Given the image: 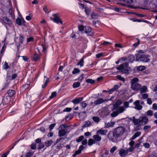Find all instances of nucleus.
<instances>
[{"instance_id":"obj_27","label":"nucleus","mask_w":157,"mask_h":157,"mask_svg":"<svg viewBox=\"0 0 157 157\" xmlns=\"http://www.w3.org/2000/svg\"><path fill=\"white\" fill-rule=\"evenodd\" d=\"M80 83L79 82H74L73 85V87L74 88H77L80 86Z\"/></svg>"},{"instance_id":"obj_59","label":"nucleus","mask_w":157,"mask_h":157,"mask_svg":"<svg viewBox=\"0 0 157 157\" xmlns=\"http://www.w3.org/2000/svg\"><path fill=\"white\" fill-rule=\"evenodd\" d=\"M33 37H30L27 39V43L31 42L33 41Z\"/></svg>"},{"instance_id":"obj_47","label":"nucleus","mask_w":157,"mask_h":157,"mask_svg":"<svg viewBox=\"0 0 157 157\" xmlns=\"http://www.w3.org/2000/svg\"><path fill=\"white\" fill-rule=\"evenodd\" d=\"M129 102L125 101L124 103V106L123 107H124V108L125 109L129 107Z\"/></svg>"},{"instance_id":"obj_61","label":"nucleus","mask_w":157,"mask_h":157,"mask_svg":"<svg viewBox=\"0 0 157 157\" xmlns=\"http://www.w3.org/2000/svg\"><path fill=\"white\" fill-rule=\"evenodd\" d=\"M152 109L154 110L157 109V104L154 103L153 104Z\"/></svg>"},{"instance_id":"obj_41","label":"nucleus","mask_w":157,"mask_h":157,"mask_svg":"<svg viewBox=\"0 0 157 157\" xmlns=\"http://www.w3.org/2000/svg\"><path fill=\"white\" fill-rule=\"evenodd\" d=\"M4 69H7L10 68V66L8 65V63L6 62L4 63V64L3 67Z\"/></svg>"},{"instance_id":"obj_36","label":"nucleus","mask_w":157,"mask_h":157,"mask_svg":"<svg viewBox=\"0 0 157 157\" xmlns=\"http://www.w3.org/2000/svg\"><path fill=\"white\" fill-rule=\"evenodd\" d=\"M146 114L148 116H152L153 115V111L151 110H149L147 112Z\"/></svg>"},{"instance_id":"obj_4","label":"nucleus","mask_w":157,"mask_h":157,"mask_svg":"<svg viewBox=\"0 0 157 157\" xmlns=\"http://www.w3.org/2000/svg\"><path fill=\"white\" fill-rule=\"evenodd\" d=\"M150 56L148 55H145L144 54H139L137 56L138 60L145 62H149L150 59L149 57Z\"/></svg>"},{"instance_id":"obj_2","label":"nucleus","mask_w":157,"mask_h":157,"mask_svg":"<svg viewBox=\"0 0 157 157\" xmlns=\"http://www.w3.org/2000/svg\"><path fill=\"white\" fill-rule=\"evenodd\" d=\"M139 81V79L137 78H134L131 80V88L134 91H138L140 90L141 85L138 83L137 82Z\"/></svg>"},{"instance_id":"obj_62","label":"nucleus","mask_w":157,"mask_h":157,"mask_svg":"<svg viewBox=\"0 0 157 157\" xmlns=\"http://www.w3.org/2000/svg\"><path fill=\"white\" fill-rule=\"evenodd\" d=\"M134 149V147H129L128 149H126V150H128V152H131L133 151Z\"/></svg>"},{"instance_id":"obj_17","label":"nucleus","mask_w":157,"mask_h":157,"mask_svg":"<svg viewBox=\"0 0 157 157\" xmlns=\"http://www.w3.org/2000/svg\"><path fill=\"white\" fill-rule=\"evenodd\" d=\"M133 122L134 124L136 125H137L141 123V120L140 119H135V117H133Z\"/></svg>"},{"instance_id":"obj_28","label":"nucleus","mask_w":157,"mask_h":157,"mask_svg":"<svg viewBox=\"0 0 157 157\" xmlns=\"http://www.w3.org/2000/svg\"><path fill=\"white\" fill-rule=\"evenodd\" d=\"M81 106L82 107V109H84L86 107L87 105L85 101H83L80 103Z\"/></svg>"},{"instance_id":"obj_37","label":"nucleus","mask_w":157,"mask_h":157,"mask_svg":"<svg viewBox=\"0 0 157 157\" xmlns=\"http://www.w3.org/2000/svg\"><path fill=\"white\" fill-rule=\"evenodd\" d=\"M29 84H25L23 85L21 87V89L22 90H26L29 87Z\"/></svg>"},{"instance_id":"obj_19","label":"nucleus","mask_w":157,"mask_h":157,"mask_svg":"<svg viewBox=\"0 0 157 157\" xmlns=\"http://www.w3.org/2000/svg\"><path fill=\"white\" fill-rule=\"evenodd\" d=\"M15 93V91L12 90H9L7 91V94L10 97L13 96Z\"/></svg>"},{"instance_id":"obj_1","label":"nucleus","mask_w":157,"mask_h":157,"mask_svg":"<svg viewBox=\"0 0 157 157\" xmlns=\"http://www.w3.org/2000/svg\"><path fill=\"white\" fill-rule=\"evenodd\" d=\"M124 131L125 129L123 127H118L113 131L109 132L108 134V137L112 142H116L118 138L123 135Z\"/></svg>"},{"instance_id":"obj_22","label":"nucleus","mask_w":157,"mask_h":157,"mask_svg":"<svg viewBox=\"0 0 157 157\" xmlns=\"http://www.w3.org/2000/svg\"><path fill=\"white\" fill-rule=\"evenodd\" d=\"M127 59L130 63H132L135 60V57L132 55H129L128 56Z\"/></svg>"},{"instance_id":"obj_39","label":"nucleus","mask_w":157,"mask_h":157,"mask_svg":"<svg viewBox=\"0 0 157 157\" xmlns=\"http://www.w3.org/2000/svg\"><path fill=\"white\" fill-rule=\"evenodd\" d=\"M145 69V67L144 66H140L137 67V69L140 71H142Z\"/></svg>"},{"instance_id":"obj_51","label":"nucleus","mask_w":157,"mask_h":157,"mask_svg":"<svg viewBox=\"0 0 157 157\" xmlns=\"http://www.w3.org/2000/svg\"><path fill=\"white\" fill-rule=\"evenodd\" d=\"M56 124L55 123H54L50 125L49 127V130L50 131H51L53 128L55 126Z\"/></svg>"},{"instance_id":"obj_12","label":"nucleus","mask_w":157,"mask_h":157,"mask_svg":"<svg viewBox=\"0 0 157 157\" xmlns=\"http://www.w3.org/2000/svg\"><path fill=\"white\" fill-rule=\"evenodd\" d=\"M108 132V130L106 129H100L97 131L96 134H101L102 135H106Z\"/></svg>"},{"instance_id":"obj_29","label":"nucleus","mask_w":157,"mask_h":157,"mask_svg":"<svg viewBox=\"0 0 157 157\" xmlns=\"http://www.w3.org/2000/svg\"><path fill=\"white\" fill-rule=\"evenodd\" d=\"M91 125V123L89 121H86L83 125V127H88Z\"/></svg>"},{"instance_id":"obj_55","label":"nucleus","mask_w":157,"mask_h":157,"mask_svg":"<svg viewBox=\"0 0 157 157\" xmlns=\"http://www.w3.org/2000/svg\"><path fill=\"white\" fill-rule=\"evenodd\" d=\"M23 36L22 35H20L19 38V42L20 43L22 44L23 41Z\"/></svg>"},{"instance_id":"obj_46","label":"nucleus","mask_w":157,"mask_h":157,"mask_svg":"<svg viewBox=\"0 0 157 157\" xmlns=\"http://www.w3.org/2000/svg\"><path fill=\"white\" fill-rule=\"evenodd\" d=\"M151 127L150 125L145 126L144 127V129L145 132H146Z\"/></svg>"},{"instance_id":"obj_10","label":"nucleus","mask_w":157,"mask_h":157,"mask_svg":"<svg viewBox=\"0 0 157 157\" xmlns=\"http://www.w3.org/2000/svg\"><path fill=\"white\" fill-rule=\"evenodd\" d=\"M128 153V150L123 149H120L119 154L121 157H124Z\"/></svg>"},{"instance_id":"obj_49","label":"nucleus","mask_w":157,"mask_h":157,"mask_svg":"<svg viewBox=\"0 0 157 157\" xmlns=\"http://www.w3.org/2000/svg\"><path fill=\"white\" fill-rule=\"evenodd\" d=\"M56 92H53L51 94V95L49 97L50 99H52L56 96Z\"/></svg>"},{"instance_id":"obj_64","label":"nucleus","mask_w":157,"mask_h":157,"mask_svg":"<svg viewBox=\"0 0 157 157\" xmlns=\"http://www.w3.org/2000/svg\"><path fill=\"white\" fill-rule=\"evenodd\" d=\"M17 76V74H14L11 77V79L12 80L14 79Z\"/></svg>"},{"instance_id":"obj_32","label":"nucleus","mask_w":157,"mask_h":157,"mask_svg":"<svg viewBox=\"0 0 157 157\" xmlns=\"http://www.w3.org/2000/svg\"><path fill=\"white\" fill-rule=\"evenodd\" d=\"M16 23L19 25H22L21 20L19 18H17L16 20Z\"/></svg>"},{"instance_id":"obj_50","label":"nucleus","mask_w":157,"mask_h":157,"mask_svg":"<svg viewBox=\"0 0 157 157\" xmlns=\"http://www.w3.org/2000/svg\"><path fill=\"white\" fill-rule=\"evenodd\" d=\"M137 40H138L137 42L134 44H133V46L135 48H136L137 46L140 44V40L138 38L137 39Z\"/></svg>"},{"instance_id":"obj_5","label":"nucleus","mask_w":157,"mask_h":157,"mask_svg":"<svg viewBox=\"0 0 157 157\" xmlns=\"http://www.w3.org/2000/svg\"><path fill=\"white\" fill-rule=\"evenodd\" d=\"M53 16L54 17L53 18L51 17V19L52 20L55 22L56 23L58 24L60 23L61 24H63V22L62 21L60 18L56 14H55L53 15Z\"/></svg>"},{"instance_id":"obj_6","label":"nucleus","mask_w":157,"mask_h":157,"mask_svg":"<svg viewBox=\"0 0 157 157\" xmlns=\"http://www.w3.org/2000/svg\"><path fill=\"white\" fill-rule=\"evenodd\" d=\"M2 20L4 24L9 27H10L12 25L11 21L7 17L4 16L2 18Z\"/></svg>"},{"instance_id":"obj_9","label":"nucleus","mask_w":157,"mask_h":157,"mask_svg":"<svg viewBox=\"0 0 157 157\" xmlns=\"http://www.w3.org/2000/svg\"><path fill=\"white\" fill-rule=\"evenodd\" d=\"M106 101V100L103 99L102 98H99L94 101V104L95 105H100L102 103Z\"/></svg>"},{"instance_id":"obj_25","label":"nucleus","mask_w":157,"mask_h":157,"mask_svg":"<svg viewBox=\"0 0 157 157\" xmlns=\"http://www.w3.org/2000/svg\"><path fill=\"white\" fill-rule=\"evenodd\" d=\"M95 143V141L92 139H90L88 141V145L89 146L92 145L93 144Z\"/></svg>"},{"instance_id":"obj_16","label":"nucleus","mask_w":157,"mask_h":157,"mask_svg":"<svg viewBox=\"0 0 157 157\" xmlns=\"http://www.w3.org/2000/svg\"><path fill=\"white\" fill-rule=\"evenodd\" d=\"M122 102L121 100H117L116 102L113 105L114 108H116L118 106H120V105L122 104Z\"/></svg>"},{"instance_id":"obj_33","label":"nucleus","mask_w":157,"mask_h":157,"mask_svg":"<svg viewBox=\"0 0 157 157\" xmlns=\"http://www.w3.org/2000/svg\"><path fill=\"white\" fill-rule=\"evenodd\" d=\"M84 63V59L82 57L81 59L79 62L77 64V65H80L81 67H82L83 66Z\"/></svg>"},{"instance_id":"obj_7","label":"nucleus","mask_w":157,"mask_h":157,"mask_svg":"<svg viewBox=\"0 0 157 157\" xmlns=\"http://www.w3.org/2000/svg\"><path fill=\"white\" fill-rule=\"evenodd\" d=\"M133 104L135 105L134 108L137 110H140L142 108V106L140 105V101L137 100L133 102Z\"/></svg>"},{"instance_id":"obj_40","label":"nucleus","mask_w":157,"mask_h":157,"mask_svg":"<svg viewBox=\"0 0 157 157\" xmlns=\"http://www.w3.org/2000/svg\"><path fill=\"white\" fill-rule=\"evenodd\" d=\"M86 82L88 83H90L93 84L94 83L95 81L91 79H87L86 80Z\"/></svg>"},{"instance_id":"obj_60","label":"nucleus","mask_w":157,"mask_h":157,"mask_svg":"<svg viewBox=\"0 0 157 157\" xmlns=\"http://www.w3.org/2000/svg\"><path fill=\"white\" fill-rule=\"evenodd\" d=\"M147 103L149 105H151L152 103V101L150 98H148L147 99Z\"/></svg>"},{"instance_id":"obj_21","label":"nucleus","mask_w":157,"mask_h":157,"mask_svg":"<svg viewBox=\"0 0 157 157\" xmlns=\"http://www.w3.org/2000/svg\"><path fill=\"white\" fill-rule=\"evenodd\" d=\"M115 124V123L114 122H110L106 124V127L108 128L110 127H113Z\"/></svg>"},{"instance_id":"obj_24","label":"nucleus","mask_w":157,"mask_h":157,"mask_svg":"<svg viewBox=\"0 0 157 157\" xmlns=\"http://www.w3.org/2000/svg\"><path fill=\"white\" fill-rule=\"evenodd\" d=\"M32 59L35 61H36L39 59V55L35 53L33 56Z\"/></svg>"},{"instance_id":"obj_56","label":"nucleus","mask_w":157,"mask_h":157,"mask_svg":"<svg viewBox=\"0 0 157 157\" xmlns=\"http://www.w3.org/2000/svg\"><path fill=\"white\" fill-rule=\"evenodd\" d=\"M36 148V143L32 144L31 145V148L32 149H35Z\"/></svg>"},{"instance_id":"obj_38","label":"nucleus","mask_w":157,"mask_h":157,"mask_svg":"<svg viewBox=\"0 0 157 157\" xmlns=\"http://www.w3.org/2000/svg\"><path fill=\"white\" fill-rule=\"evenodd\" d=\"M116 78L117 79H118V80L122 81L123 82H124L125 80V79L121 77V76L120 75H118L116 77Z\"/></svg>"},{"instance_id":"obj_18","label":"nucleus","mask_w":157,"mask_h":157,"mask_svg":"<svg viewBox=\"0 0 157 157\" xmlns=\"http://www.w3.org/2000/svg\"><path fill=\"white\" fill-rule=\"evenodd\" d=\"M44 81L45 82L44 84L42 85V88H44L49 82V79L46 76H44Z\"/></svg>"},{"instance_id":"obj_13","label":"nucleus","mask_w":157,"mask_h":157,"mask_svg":"<svg viewBox=\"0 0 157 157\" xmlns=\"http://www.w3.org/2000/svg\"><path fill=\"white\" fill-rule=\"evenodd\" d=\"M83 99V98L82 97H81L73 100L71 101L74 104H77L81 101Z\"/></svg>"},{"instance_id":"obj_11","label":"nucleus","mask_w":157,"mask_h":157,"mask_svg":"<svg viewBox=\"0 0 157 157\" xmlns=\"http://www.w3.org/2000/svg\"><path fill=\"white\" fill-rule=\"evenodd\" d=\"M114 108L116 110H117L119 114L123 113L125 110V109L124 108V107L122 106H118L117 107Z\"/></svg>"},{"instance_id":"obj_14","label":"nucleus","mask_w":157,"mask_h":157,"mask_svg":"<svg viewBox=\"0 0 157 157\" xmlns=\"http://www.w3.org/2000/svg\"><path fill=\"white\" fill-rule=\"evenodd\" d=\"M141 121V123L144 124H146L148 121V119L147 117L144 116L142 117Z\"/></svg>"},{"instance_id":"obj_58","label":"nucleus","mask_w":157,"mask_h":157,"mask_svg":"<svg viewBox=\"0 0 157 157\" xmlns=\"http://www.w3.org/2000/svg\"><path fill=\"white\" fill-rule=\"evenodd\" d=\"M87 143V139H85L82 140V144L83 145H85Z\"/></svg>"},{"instance_id":"obj_42","label":"nucleus","mask_w":157,"mask_h":157,"mask_svg":"<svg viewBox=\"0 0 157 157\" xmlns=\"http://www.w3.org/2000/svg\"><path fill=\"white\" fill-rule=\"evenodd\" d=\"M92 119L94 121L97 123H98L99 121V118L98 117H92Z\"/></svg>"},{"instance_id":"obj_8","label":"nucleus","mask_w":157,"mask_h":157,"mask_svg":"<svg viewBox=\"0 0 157 157\" xmlns=\"http://www.w3.org/2000/svg\"><path fill=\"white\" fill-rule=\"evenodd\" d=\"M91 30V29L90 27H85L84 33L88 36H92L93 33Z\"/></svg>"},{"instance_id":"obj_20","label":"nucleus","mask_w":157,"mask_h":157,"mask_svg":"<svg viewBox=\"0 0 157 157\" xmlns=\"http://www.w3.org/2000/svg\"><path fill=\"white\" fill-rule=\"evenodd\" d=\"M68 127V126L67 125L65 124H62L59 127V130L65 131L66 128Z\"/></svg>"},{"instance_id":"obj_35","label":"nucleus","mask_w":157,"mask_h":157,"mask_svg":"<svg viewBox=\"0 0 157 157\" xmlns=\"http://www.w3.org/2000/svg\"><path fill=\"white\" fill-rule=\"evenodd\" d=\"M84 139V136H79L78 138L76 140V141L77 142H81V141H82V140Z\"/></svg>"},{"instance_id":"obj_52","label":"nucleus","mask_w":157,"mask_h":157,"mask_svg":"<svg viewBox=\"0 0 157 157\" xmlns=\"http://www.w3.org/2000/svg\"><path fill=\"white\" fill-rule=\"evenodd\" d=\"M117 147L115 146L112 147L110 150V152L111 153H113L114 151L116 150Z\"/></svg>"},{"instance_id":"obj_63","label":"nucleus","mask_w":157,"mask_h":157,"mask_svg":"<svg viewBox=\"0 0 157 157\" xmlns=\"http://www.w3.org/2000/svg\"><path fill=\"white\" fill-rule=\"evenodd\" d=\"M33 154L31 152H28L25 155V157H31Z\"/></svg>"},{"instance_id":"obj_15","label":"nucleus","mask_w":157,"mask_h":157,"mask_svg":"<svg viewBox=\"0 0 157 157\" xmlns=\"http://www.w3.org/2000/svg\"><path fill=\"white\" fill-rule=\"evenodd\" d=\"M93 138L94 139V140L95 141V142H99L101 140V137L100 136H99V135L98 134H97V135H94L93 136Z\"/></svg>"},{"instance_id":"obj_45","label":"nucleus","mask_w":157,"mask_h":157,"mask_svg":"<svg viewBox=\"0 0 157 157\" xmlns=\"http://www.w3.org/2000/svg\"><path fill=\"white\" fill-rule=\"evenodd\" d=\"M81 153V151L78 149V150L75 151V153L73 155V157H75L77 155L80 154Z\"/></svg>"},{"instance_id":"obj_48","label":"nucleus","mask_w":157,"mask_h":157,"mask_svg":"<svg viewBox=\"0 0 157 157\" xmlns=\"http://www.w3.org/2000/svg\"><path fill=\"white\" fill-rule=\"evenodd\" d=\"M79 30L80 31H85V27H84L83 25H80L78 27Z\"/></svg>"},{"instance_id":"obj_57","label":"nucleus","mask_w":157,"mask_h":157,"mask_svg":"<svg viewBox=\"0 0 157 157\" xmlns=\"http://www.w3.org/2000/svg\"><path fill=\"white\" fill-rule=\"evenodd\" d=\"M8 12L10 16L12 17L13 16V12L12 10L11 9H10Z\"/></svg>"},{"instance_id":"obj_43","label":"nucleus","mask_w":157,"mask_h":157,"mask_svg":"<svg viewBox=\"0 0 157 157\" xmlns=\"http://www.w3.org/2000/svg\"><path fill=\"white\" fill-rule=\"evenodd\" d=\"M119 114V113L116 111L113 112L111 114V115L112 117H115L117 116Z\"/></svg>"},{"instance_id":"obj_3","label":"nucleus","mask_w":157,"mask_h":157,"mask_svg":"<svg viewBox=\"0 0 157 157\" xmlns=\"http://www.w3.org/2000/svg\"><path fill=\"white\" fill-rule=\"evenodd\" d=\"M128 64L127 62H125L120 65L117 67V69L120 70L119 72L122 73H128L130 70V68L128 67Z\"/></svg>"},{"instance_id":"obj_53","label":"nucleus","mask_w":157,"mask_h":157,"mask_svg":"<svg viewBox=\"0 0 157 157\" xmlns=\"http://www.w3.org/2000/svg\"><path fill=\"white\" fill-rule=\"evenodd\" d=\"M122 1L128 4H131L132 2V0H123Z\"/></svg>"},{"instance_id":"obj_54","label":"nucleus","mask_w":157,"mask_h":157,"mask_svg":"<svg viewBox=\"0 0 157 157\" xmlns=\"http://www.w3.org/2000/svg\"><path fill=\"white\" fill-rule=\"evenodd\" d=\"M44 147V145L42 143H40L39 145L38 149H41Z\"/></svg>"},{"instance_id":"obj_44","label":"nucleus","mask_w":157,"mask_h":157,"mask_svg":"<svg viewBox=\"0 0 157 157\" xmlns=\"http://www.w3.org/2000/svg\"><path fill=\"white\" fill-rule=\"evenodd\" d=\"M79 72L80 70L78 68H75L74 69L72 73L73 74H75Z\"/></svg>"},{"instance_id":"obj_23","label":"nucleus","mask_w":157,"mask_h":157,"mask_svg":"<svg viewBox=\"0 0 157 157\" xmlns=\"http://www.w3.org/2000/svg\"><path fill=\"white\" fill-rule=\"evenodd\" d=\"M91 16L92 19H96L98 18V14L95 12H93L91 14Z\"/></svg>"},{"instance_id":"obj_31","label":"nucleus","mask_w":157,"mask_h":157,"mask_svg":"<svg viewBox=\"0 0 157 157\" xmlns=\"http://www.w3.org/2000/svg\"><path fill=\"white\" fill-rule=\"evenodd\" d=\"M53 142L52 140L47 141L45 142V144L47 147H48L51 146Z\"/></svg>"},{"instance_id":"obj_30","label":"nucleus","mask_w":157,"mask_h":157,"mask_svg":"<svg viewBox=\"0 0 157 157\" xmlns=\"http://www.w3.org/2000/svg\"><path fill=\"white\" fill-rule=\"evenodd\" d=\"M147 89V87L145 86H144L141 88V87L140 90L141 93H145L146 92Z\"/></svg>"},{"instance_id":"obj_26","label":"nucleus","mask_w":157,"mask_h":157,"mask_svg":"<svg viewBox=\"0 0 157 157\" xmlns=\"http://www.w3.org/2000/svg\"><path fill=\"white\" fill-rule=\"evenodd\" d=\"M66 133L65 131L59 130V136L60 137L64 136Z\"/></svg>"},{"instance_id":"obj_34","label":"nucleus","mask_w":157,"mask_h":157,"mask_svg":"<svg viewBox=\"0 0 157 157\" xmlns=\"http://www.w3.org/2000/svg\"><path fill=\"white\" fill-rule=\"evenodd\" d=\"M90 10L88 8H85V12L86 15L88 16H89V14L90 12Z\"/></svg>"}]
</instances>
